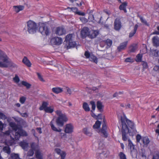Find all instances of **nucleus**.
<instances>
[{
	"label": "nucleus",
	"instance_id": "a878e982",
	"mask_svg": "<svg viewBox=\"0 0 159 159\" xmlns=\"http://www.w3.org/2000/svg\"><path fill=\"white\" fill-rule=\"evenodd\" d=\"M52 91L54 93L58 94L61 93L63 91V89L60 87H54L52 88Z\"/></svg>",
	"mask_w": 159,
	"mask_h": 159
},
{
	"label": "nucleus",
	"instance_id": "f704fd0d",
	"mask_svg": "<svg viewBox=\"0 0 159 159\" xmlns=\"http://www.w3.org/2000/svg\"><path fill=\"white\" fill-rule=\"evenodd\" d=\"M21 84L22 85L26 87L27 89L30 88L31 86L30 84L24 81H22Z\"/></svg>",
	"mask_w": 159,
	"mask_h": 159
},
{
	"label": "nucleus",
	"instance_id": "603ef678",
	"mask_svg": "<svg viewBox=\"0 0 159 159\" xmlns=\"http://www.w3.org/2000/svg\"><path fill=\"white\" fill-rule=\"evenodd\" d=\"M142 137H141V136L140 134H137L136 138L137 142L139 143L140 142L141 139H142Z\"/></svg>",
	"mask_w": 159,
	"mask_h": 159
},
{
	"label": "nucleus",
	"instance_id": "680f3d73",
	"mask_svg": "<svg viewBox=\"0 0 159 159\" xmlns=\"http://www.w3.org/2000/svg\"><path fill=\"white\" fill-rule=\"evenodd\" d=\"M153 70L159 72V66H154Z\"/></svg>",
	"mask_w": 159,
	"mask_h": 159
},
{
	"label": "nucleus",
	"instance_id": "dca6fc26",
	"mask_svg": "<svg viewBox=\"0 0 159 159\" xmlns=\"http://www.w3.org/2000/svg\"><path fill=\"white\" fill-rule=\"evenodd\" d=\"M127 44L128 42L127 41L121 43L120 45L117 47L118 51L120 52L122 50H124L126 48Z\"/></svg>",
	"mask_w": 159,
	"mask_h": 159
},
{
	"label": "nucleus",
	"instance_id": "ddd939ff",
	"mask_svg": "<svg viewBox=\"0 0 159 159\" xmlns=\"http://www.w3.org/2000/svg\"><path fill=\"white\" fill-rule=\"evenodd\" d=\"M99 34L98 31L97 30H91L89 33V37L92 39L96 37Z\"/></svg>",
	"mask_w": 159,
	"mask_h": 159
},
{
	"label": "nucleus",
	"instance_id": "de8ad7c7",
	"mask_svg": "<svg viewBox=\"0 0 159 159\" xmlns=\"http://www.w3.org/2000/svg\"><path fill=\"white\" fill-rule=\"evenodd\" d=\"M120 159H126L125 155L122 152H120L119 154Z\"/></svg>",
	"mask_w": 159,
	"mask_h": 159
},
{
	"label": "nucleus",
	"instance_id": "b1692460",
	"mask_svg": "<svg viewBox=\"0 0 159 159\" xmlns=\"http://www.w3.org/2000/svg\"><path fill=\"white\" fill-rule=\"evenodd\" d=\"M137 48V44H133L131 45L129 47V51L130 52H134Z\"/></svg>",
	"mask_w": 159,
	"mask_h": 159
},
{
	"label": "nucleus",
	"instance_id": "7ed1b4c3",
	"mask_svg": "<svg viewBox=\"0 0 159 159\" xmlns=\"http://www.w3.org/2000/svg\"><path fill=\"white\" fill-rule=\"evenodd\" d=\"M55 113L58 117L56 119L57 125L60 127H62L65 122H66L68 119L65 113H62L60 110H57Z\"/></svg>",
	"mask_w": 159,
	"mask_h": 159
},
{
	"label": "nucleus",
	"instance_id": "6e6552de",
	"mask_svg": "<svg viewBox=\"0 0 159 159\" xmlns=\"http://www.w3.org/2000/svg\"><path fill=\"white\" fill-rule=\"evenodd\" d=\"M50 42L52 44L59 45L62 43V39L60 37H55L51 39Z\"/></svg>",
	"mask_w": 159,
	"mask_h": 159
},
{
	"label": "nucleus",
	"instance_id": "c9c22d12",
	"mask_svg": "<svg viewBox=\"0 0 159 159\" xmlns=\"http://www.w3.org/2000/svg\"><path fill=\"white\" fill-rule=\"evenodd\" d=\"M68 44V47L69 48L71 47H75L76 46V43L75 41H73V40L67 43Z\"/></svg>",
	"mask_w": 159,
	"mask_h": 159
},
{
	"label": "nucleus",
	"instance_id": "f257e3e1",
	"mask_svg": "<svg viewBox=\"0 0 159 159\" xmlns=\"http://www.w3.org/2000/svg\"><path fill=\"white\" fill-rule=\"evenodd\" d=\"M120 121L122 125V139L124 141H126L128 139V133H131L129 128L134 131L135 129V126L134 122L127 119L124 114L123 116H121Z\"/></svg>",
	"mask_w": 159,
	"mask_h": 159
},
{
	"label": "nucleus",
	"instance_id": "a19ab883",
	"mask_svg": "<svg viewBox=\"0 0 159 159\" xmlns=\"http://www.w3.org/2000/svg\"><path fill=\"white\" fill-rule=\"evenodd\" d=\"M11 139L7 142L11 146L15 143V139L14 138L10 136Z\"/></svg>",
	"mask_w": 159,
	"mask_h": 159
},
{
	"label": "nucleus",
	"instance_id": "ea45409f",
	"mask_svg": "<svg viewBox=\"0 0 159 159\" xmlns=\"http://www.w3.org/2000/svg\"><path fill=\"white\" fill-rule=\"evenodd\" d=\"M142 55L138 54L136 56L135 60L137 62H141L142 60Z\"/></svg>",
	"mask_w": 159,
	"mask_h": 159
},
{
	"label": "nucleus",
	"instance_id": "f8f14e48",
	"mask_svg": "<svg viewBox=\"0 0 159 159\" xmlns=\"http://www.w3.org/2000/svg\"><path fill=\"white\" fill-rule=\"evenodd\" d=\"M55 151L61 157V159H65L66 153L65 151H61L59 148H55Z\"/></svg>",
	"mask_w": 159,
	"mask_h": 159
},
{
	"label": "nucleus",
	"instance_id": "8fccbe9b",
	"mask_svg": "<svg viewBox=\"0 0 159 159\" xmlns=\"http://www.w3.org/2000/svg\"><path fill=\"white\" fill-rule=\"evenodd\" d=\"M90 103L92 106V109L93 111L96 108V105L95 102L93 101H91Z\"/></svg>",
	"mask_w": 159,
	"mask_h": 159
},
{
	"label": "nucleus",
	"instance_id": "69168bd1",
	"mask_svg": "<svg viewBox=\"0 0 159 159\" xmlns=\"http://www.w3.org/2000/svg\"><path fill=\"white\" fill-rule=\"evenodd\" d=\"M102 114H99L97 116L96 119H102Z\"/></svg>",
	"mask_w": 159,
	"mask_h": 159
},
{
	"label": "nucleus",
	"instance_id": "473e14b6",
	"mask_svg": "<svg viewBox=\"0 0 159 159\" xmlns=\"http://www.w3.org/2000/svg\"><path fill=\"white\" fill-rule=\"evenodd\" d=\"M35 155L37 159H43V157L41 154L39 150H37L35 152Z\"/></svg>",
	"mask_w": 159,
	"mask_h": 159
},
{
	"label": "nucleus",
	"instance_id": "5701e85b",
	"mask_svg": "<svg viewBox=\"0 0 159 159\" xmlns=\"http://www.w3.org/2000/svg\"><path fill=\"white\" fill-rule=\"evenodd\" d=\"M138 26H139L138 24H136L135 25L133 30L132 31L129 33V38H131L134 35L136 32Z\"/></svg>",
	"mask_w": 159,
	"mask_h": 159
},
{
	"label": "nucleus",
	"instance_id": "4c0bfd02",
	"mask_svg": "<svg viewBox=\"0 0 159 159\" xmlns=\"http://www.w3.org/2000/svg\"><path fill=\"white\" fill-rule=\"evenodd\" d=\"M152 159H159V151H156L154 152Z\"/></svg>",
	"mask_w": 159,
	"mask_h": 159
},
{
	"label": "nucleus",
	"instance_id": "0eeeda50",
	"mask_svg": "<svg viewBox=\"0 0 159 159\" xmlns=\"http://www.w3.org/2000/svg\"><path fill=\"white\" fill-rule=\"evenodd\" d=\"M50 125L52 130L55 131L60 132L59 136L61 139L66 138H67L66 133L65 132L64 133H61V132L62 131V129L60 128L57 129L54 125L53 122L52 121H51L50 122Z\"/></svg>",
	"mask_w": 159,
	"mask_h": 159
},
{
	"label": "nucleus",
	"instance_id": "9b49d317",
	"mask_svg": "<svg viewBox=\"0 0 159 159\" xmlns=\"http://www.w3.org/2000/svg\"><path fill=\"white\" fill-rule=\"evenodd\" d=\"M66 30L62 27H58L56 28L55 33L56 34L61 36L66 33Z\"/></svg>",
	"mask_w": 159,
	"mask_h": 159
},
{
	"label": "nucleus",
	"instance_id": "4468645a",
	"mask_svg": "<svg viewBox=\"0 0 159 159\" xmlns=\"http://www.w3.org/2000/svg\"><path fill=\"white\" fill-rule=\"evenodd\" d=\"M89 29L87 27H84L81 30V35L83 38L86 37L87 36H88L89 31Z\"/></svg>",
	"mask_w": 159,
	"mask_h": 159
},
{
	"label": "nucleus",
	"instance_id": "774afa93",
	"mask_svg": "<svg viewBox=\"0 0 159 159\" xmlns=\"http://www.w3.org/2000/svg\"><path fill=\"white\" fill-rule=\"evenodd\" d=\"M37 75L38 76V78L41 81H43V79L40 74L39 73H37Z\"/></svg>",
	"mask_w": 159,
	"mask_h": 159
},
{
	"label": "nucleus",
	"instance_id": "412c9836",
	"mask_svg": "<svg viewBox=\"0 0 159 159\" xmlns=\"http://www.w3.org/2000/svg\"><path fill=\"white\" fill-rule=\"evenodd\" d=\"M22 62L28 67H30L31 66V63L27 57H24L22 60Z\"/></svg>",
	"mask_w": 159,
	"mask_h": 159
},
{
	"label": "nucleus",
	"instance_id": "a211bd4d",
	"mask_svg": "<svg viewBox=\"0 0 159 159\" xmlns=\"http://www.w3.org/2000/svg\"><path fill=\"white\" fill-rule=\"evenodd\" d=\"M142 141L143 144V146L147 147L150 142V140L147 136L143 137L142 138Z\"/></svg>",
	"mask_w": 159,
	"mask_h": 159
},
{
	"label": "nucleus",
	"instance_id": "cd10ccee",
	"mask_svg": "<svg viewBox=\"0 0 159 159\" xmlns=\"http://www.w3.org/2000/svg\"><path fill=\"white\" fill-rule=\"evenodd\" d=\"M48 102H43L42 103L41 106L39 107V109L40 110H44L45 111L46 109L48 107Z\"/></svg>",
	"mask_w": 159,
	"mask_h": 159
},
{
	"label": "nucleus",
	"instance_id": "e2e57ef3",
	"mask_svg": "<svg viewBox=\"0 0 159 159\" xmlns=\"http://www.w3.org/2000/svg\"><path fill=\"white\" fill-rule=\"evenodd\" d=\"M4 128V124L1 121H0V130H2Z\"/></svg>",
	"mask_w": 159,
	"mask_h": 159
},
{
	"label": "nucleus",
	"instance_id": "864d4df0",
	"mask_svg": "<svg viewBox=\"0 0 159 159\" xmlns=\"http://www.w3.org/2000/svg\"><path fill=\"white\" fill-rule=\"evenodd\" d=\"M157 30H155L154 32H153L152 33V34H156L159 35V26H158L157 27Z\"/></svg>",
	"mask_w": 159,
	"mask_h": 159
},
{
	"label": "nucleus",
	"instance_id": "aec40b11",
	"mask_svg": "<svg viewBox=\"0 0 159 159\" xmlns=\"http://www.w3.org/2000/svg\"><path fill=\"white\" fill-rule=\"evenodd\" d=\"M150 55L151 56H159V51L157 49H151L150 52Z\"/></svg>",
	"mask_w": 159,
	"mask_h": 159
},
{
	"label": "nucleus",
	"instance_id": "c85d7f7f",
	"mask_svg": "<svg viewBox=\"0 0 159 159\" xmlns=\"http://www.w3.org/2000/svg\"><path fill=\"white\" fill-rule=\"evenodd\" d=\"M44 111L46 113H52L54 111V107L53 106L48 107Z\"/></svg>",
	"mask_w": 159,
	"mask_h": 159
},
{
	"label": "nucleus",
	"instance_id": "423d86ee",
	"mask_svg": "<svg viewBox=\"0 0 159 159\" xmlns=\"http://www.w3.org/2000/svg\"><path fill=\"white\" fill-rule=\"evenodd\" d=\"M10 126L11 127L12 129L15 130V131L18 130L21 136L26 137L28 136V134L26 131L23 130L21 128H19L18 126L16 124L13 122H11L9 123Z\"/></svg>",
	"mask_w": 159,
	"mask_h": 159
},
{
	"label": "nucleus",
	"instance_id": "09e8293b",
	"mask_svg": "<svg viewBox=\"0 0 159 159\" xmlns=\"http://www.w3.org/2000/svg\"><path fill=\"white\" fill-rule=\"evenodd\" d=\"M13 80L16 83H18L20 81V79L17 75H15V77L13 78Z\"/></svg>",
	"mask_w": 159,
	"mask_h": 159
},
{
	"label": "nucleus",
	"instance_id": "9d476101",
	"mask_svg": "<svg viewBox=\"0 0 159 159\" xmlns=\"http://www.w3.org/2000/svg\"><path fill=\"white\" fill-rule=\"evenodd\" d=\"M121 23L120 19L116 18L114 23V28L116 30H119L121 27Z\"/></svg>",
	"mask_w": 159,
	"mask_h": 159
},
{
	"label": "nucleus",
	"instance_id": "f3484780",
	"mask_svg": "<svg viewBox=\"0 0 159 159\" xmlns=\"http://www.w3.org/2000/svg\"><path fill=\"white\" fill-rule=\"evenodd\" d=\"M128 3L127 2H122L121 4L119 6V9L120 11H123L125 13H126L127 12L126 7Z\"/></svg>",
	"mask_w": 159,
	"mask_h": 159
},
{
	"label": "nucleus",
	"instance_id": "052dcab7",
	"mask_svg": "<svg viewBox=\"0 0 159 159\" xmlns=\"http://www.w3.org/2000/svg\"><path fill=\"white\" fill-rule=\"evenodd\" d=\"M91 58L93 59V61L94 62H95L96 63H97V57H96L93 56H92L91 57Z\"/></svg>",
	"mask_w": 159,
	"mask_h": 159
},
{
	"label": "nucleus",
	"instance_id": "5fc2aeb1",
	"mask_svg": "<svg viewBox=\"0 0 159 159\" xmlns=\"http://www.w3.org/2000/svg\"><path fill=\"white\" fill-rule=\"evenodd\" d=\"M142 65L143 69H147L148 67V64L147 62L143 61L142 63Z\"/></svg>",
	"mask_w": 159,
	"mask_h": 159
},
{
	"label": "nucleus",
	"instance_id": "4d7b16f0",
	"mask_svg": "<svg viewBox=\"0 0 159 159\" xmlns=\"http://www.w3.org/2000/svg\"><path fill=\"white\" fill-rule=\"evenodd\" d=\"M67 9H70L71 10V11H73V12H76L78 10V9L76 7H68Z\"/></svg>",
	"mask_w": 159,
	"mask_h": 159
},
{
	"label": "nucleus",
	"instance_id": "37998d69",
	"mask_svg": "<svg viewBox=\"0 0 159 159\" xmlns=\"http://www.w3.org/2000/svg\"><path fill=\"white\" fill-rule=\"evenodd\" d=\"M83 131L84 134H85L87 135L90 136L92 134L89 131L88 129L86 128H84L83 129Z\"/></svg>",
	"mask_w": 159,
	"mask_h": 159
},
{
	"label": "nucleus",
	"instance_id": "c756f323",
	"mask_svg": "<svg viewBox=\"0 0 159 159\" xmlns=\"http://www.w3.org/2000/svg\"><path fill=\"white\" fill-rule=\"evenodd\" d=\"M83 108L86 111H89L90 110V108L87 102H84L83 104Z\"/></svg>",
	"mask_w": 159,
	"mask_h": 159
},
{
	"label": "nucleus",
	"instance_id": "338daca9",
	"mask_svg": "<svg viewBox=\"0 0 159 159\" xmlns=\"http://www.w3.org/2000/svg\"><path fill=\"white\" fill-rule=\"evenodd\" d=\"M36 129L39 132V134H40L42 133V130H41V128H40V127L37 128Z\"/></svg>",
	"mask_w": 159,
	"mask_h": 159
},
{
	"label": "nucleus",
	"instance_id": "4be33fe9",
	"mask_svg": "<svg viewBox=\"0 0 159 159\" xmlns=\"http://www.w3.org/2000/svg\"><path fill=\"white\" fill-rule=\"evenodd\" d=\"M97 107L98 110L102 112L103 111V108L104 106L100 101H98L97 102Z\"/></svg>",
	"mask_w": 159,
	"mask_h": 159
},
{
	"label": "nucleus",
	"instance_id": "c03bdc74",
	"mask_svg": "<svg viewBox=\"0 0 159 159\" xmlns=\"http://www.w3.org/2000/svg\"><path fill=\"white\" fill-rule=\"evenodd\" d=\"M11 157L12 159H20L19 155L17 154L12 153L11 155Z\"/></svg>",
	"mask_w": 159,
	"mask_h": 159
},
{
	"label": "nucleus",
	"instance_id": "79ce46f5",
	"mask_svg": "<svg viewBox=\"0 0 159 159\" xmlns=\"http://www.w3.org/2000/svg\"><path fill=\"white\" fill-rule=\"evenodd\" d=\"M20 136V133L18 130L17 131H16L14 138L16 140H19Z\"/></svg>",
	"mask_w": 159,
	"mask_h": 159
},
{
	"label": "nucleus",
	"instance_id": "bf43d9fd",
	"mask_svg": "<svg viewBox=\"0 0 159 159\" xmlns=\"http://www.w3.org/2000/svg\"><path fill=\"white\" fill-rule=\"evenodd\" d=\"M34 153V149H30L29 152L28 153L30 156H32L33 155Z\"/></svg>",
	"mask_w": 159,
	"mask_h": 159
},
{
	"label": "nucleus",
	"instance_id": "6ab92c4d",
	"mask_svg": "<svg viewBox=\"0 0 159 159\" xmlns=\"http://www.w3.org/2000/svg\"><path fill=\"white\" fill-rule=\"evenodd\" d=\"M152 40L154 46L157 47L159 46V38L158 36H154L152 38Z\"/></svg>",
	"mask_w": 159,
	"mask_h": 159
},
{
	"label": "nucleus",
	"instance_id": "393cba45",
	"mask_svg": "<svg viewBox=\"0 0 159 159\" xmlns=\"http://www.w3.org/2000/svg\"><path fill=\"white\" fill-rule=\"evenodd\" d=\"M15 11L16 12L18 13L20 11L23 10L24 9V6H14L13 7Z\"/></svg>",
	"mask_w": 159,
	"mask_h": 159
},
{
	"label": "nucleus",
	"instance_id": "58836bf2",
	"mask_svg": "<svg viewBox=\"0 0 159 159\" xmlns=\"http://www.w3.org/2000/svg\"><path fill=\"white\" fill-rule=\"evenodd\" d=\"M139 18L140 20L146 26H149V25L148 24V23L147 22V21L146 20L144 19L143 18V17L141 16H139Z\"/></svg>",
	"mask_w": 159,
	"mask_h": 159
},
{
	"label": "nucleus",
	"instance_id": "2eb2a0df",
	"mask_svg": "<svg viewBox=\"0 0 159 159\" xmlns=\"http://www.w3.org/2000/svg\"><path fill=\"white\" fill-rule=\"evenodd\" d=\"M107 127L106 124L104 123L102 125V129H101V133L103 135L104 137L106 138L108 136V133L106 131Z\"/></svg>",
	"mask_w": 159,
	"mask_h": 159
},
{
	"label": "nucleus",
	"instance_id": "a18cd8bd",
	"mask_svg": "<svg viewBox=\"0 0 159 159\" xmlns=\"http://www.w3.org/2000/svg\"><path fill=\"white\" fill-rule=\"evenodd\" d=\"M106 43L107 46L109 47H110L112 45V42L111 40L107 39L105 41Z\"/></svg>",
	"mask_w": 159,
	"mask_h": 159
},
{
	"label": "nucleus",
	"instance_id": "7c9ffc66",
	"mask_svg": "<svg viewBox=\"0 0 159 159\" xmlns=\"http://www.w3.org/2000/svg\"><path fill=\"white\" fill-rule=\"evenodd\" d=\"M19 145L23 149H25L27 148L28 146V143L24 141H21L19 143Z\"/></svg>",
	"mask_w": 159,
	"mask_h": 159
},
{
	"label": "nucleus",
	"instance_id": "49530a36",
	"mask_svg": "<svg viewBox=\"0 0 159 159\" xmlns=\"http://www.w3.org/2000/svg\"><path fill=\"white\" fill-rule=\"evenodd\" d=\"M26 98L24 96H22L20 98L19 102L21 104H24L26 100Z\"/></svg>",
	"mask_w": 159,
	"mask_h": 159
},
{
	"label": "nucleus",
	"instance_id": "f03ea898",
	"mask_svg": "<svg viewBox=\"0 0 159 159\" xmlns=\"http://www.w3.org/2000/svg\"><path fill=\"white\" fill-rule=\"evenodd\" d=\"M6 53L0 49V67L7 68L8 66L15 67Z\"/></svg>",
	"mask_w": 159,
	"mask_h": 159
},
{
	"label": "nucleus",
	"instance_id": "72a5a7b5",
	"mask_svg": "<svg viewBox=\"0 0 159 159\" xmlns=\"http://www.w3.org/2000/svg\"><path fill=\"white\" fill-rule=\"evenodd\" d=\"M128 141L129 142L128 147L131 150V152H132V150L134 149V145L129 139H128Z\"/></svg>",
	"mask_w": 159,
	"mask_h": 159
},
{
	"label": "nucleus",
	"instance_id": "3c124183",
	"mask_svg": "<svg viewBox=\"0 0 159 159\" xmlns=\"http://www.w3.org/2000/svg\"><path fill=\"white\" fill-rule=\"evenodd\" d=\"M125 61L126 62H133L134 61V59H131V57H128L125 59Z\"/></svg>",
	"mask_w": 159,
	"mask_h": 159
},
{
	"label": "nucleus",
	"instance_id": "0e129e2a",
	"mask_svg": "<svg viewBox=\"0 0 159 159\" xmlns=\"http://www.w3.org/2000/svg\"><path fill=\"white\" fill-rule=\"evenodd\" d=\"M20 115L22 116L23 117H27L28 116V115L27 113L25 112L24 113H21Z\"/></svg>",
	"mask_w": 159,
	"mask_h": 159
},
{
	"label": "nucleus",
	"instance_id": "bb28decb",
	"mask_svg": "<svg viewBox=\"0 0 159 159\" xmlns=\"http://www.w3.org/2000/svg\"><path fill=\"white\" fill-rule=\"evenodd\" d=\"M73 35V34H69L66 36L65 41H66L67 43L73 40L72 38Z\"/></svg>",
	"mask_w": 159,
	"mask_h": 159
},
{
	"label": "nucleus",
	"instance_id": "2f4dec72",
	"mask_svg": "<svg viewBox=\"0 0 159 159\" xmlns=\"http://www.w3.org/2000/svg\"><path fill=\"white\" fill-rule=\"evenodd\" d=\"M101 122L99 121H97L95 124L93 126V128L94 129H99L100 126Z\"/></svg>",
	"mask_w": 159,
	"mask_h": 159
},
{
	"label": "nucleus",
	"instance_id": "1a4fd4ad",
	"mask_svg": "<svg viewBox=\"0 0 159 159\" xmlns=\"http://www.w3.org/2000/svg\"><path fill=\"white\" fill-rule=\"evenodd\" d=\"M74 126L71 124H66L64 129V132L66 133L71 134L73 132Z\"/></svg>",
	"mask_w": 159,
	"mask_h": 159
},
{
	"label": "nucleus",
	"instance_id": "13d9d810",
	"mask_svg": "<svg viewBox=\"0 0 159 159\" xmlns=\"http://www.w3.org/2000/svg\"><path fill=\"white\" fill-rule=\"evenodd\" d=\"M84 55L87 58H89L90 57V54L88 51H86L85 52Z\"/></svg>",
	"mask_w": 159,
	"mask_h": 159
},
{
	"label": "nucleus",
	"instance_id": "e433bc0d",
	"mask_svg": "<svg viewBox=\"0 0 159 159\" xmlns=\"http://www.w3.org/2000/svg\"><path fill=\"white\" fill-rule=\"evenodd\" d=\"M3 149L5 152L8 154L11 152V148L9 146H5L3 147Z\"/></svg>",
	"mask_w": 159,
	"mask_h": 159
},
{
	"label": "nucleus",
	"instance_id": "39448f33",
	"mask_svg": "<svg viewBox=\"0 0 159 159\" xmlns=\"http://www.w3.org/2000/svg\"><path fill=\"white\" fill-rule=\"evenodd\" d=\"M39 31L43 35L46 36L49 35L51 32L49 28L46 24L43 23H42L40 25Z\"/></svg>",
	"mask_w": 159,
	"mask_h": 159
},
{
	"label": "nucleus",
	"instance_id": "6e6d98bb",
	"mask_svg": "<svg viewBox=\"0 0 159 159\" xmlns=\"http://www.w3.org/2000/svg\"><path fill=\"white\" fill-rule=\"evenodd\" d=\"M6 118V116L2 112H0V119L5 120Z\"/></svg>",
	"mask_w": 159,
	"mask_h": 159
},
{
	"label": "nucleus",
	"instance_id": "20e7f679",
	"mask_svg": "<svg viewBox=\"0 0 159 159\" xmlns=\"http://www.w3.org/2000/svg\"><path fill=\"white\" fill-rule=\"evenodd\" d=\"M27 31L30 34H33L35 33L38 28V25L34 21L30 20L27 22Z\"/></svg>",
	"mask_w": 159,
	"mask_h": 159
}]
</instances>
